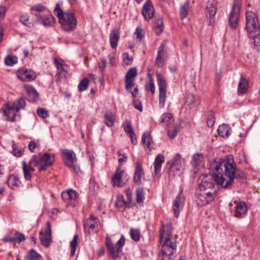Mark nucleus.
Masks as SVG:
<instances>
[{
  "mask_svg": "<svg viewBox=\"0 0 260 260\" xmlns=\"http://www.w3.org/2000/svg\"><path fill=\"white\" fill-rule=\"evenodd\" d=\"M210 168L215 182L223 188H231L234 180L243 179L245 175L237 170V164L233 158H217L210 164Z\"/></svg>",
  "mask_w": 260,
  "mask_h": 260,
  "instance_id": "obj_1",
  "label": "nucleus"
},
{
  "mask_svg": "<svg viewBox=\"0 0 260 260\" xmlns=\"http://www.w3.org/2000/svg\"><path fill=\"white\" fill-rule=\"evenodd\" d=\"M61 28L67 32L73 31L77 26V19L74 14L70 11L63 12L58 4H56L54 10Z\"/></svg>",
  "mask_w": 260,
  "mask_h": 260,
  "instance_id": "obj_2",
  "label": "nucleus"
},
{
  "mask_svg": "<svg viewBox=\"0 0 260 260\" xmlns=\"http://www.w3.org/2000/svg\"><path fill=\"white\" fill-rule=\"evenodd\" d=\"M30 160L33 166L37 167L39 172H42L46 171L53 165L55 161V154L45 153L41 156L34 155Z\"/></svg>",
  "mask_w": 260,
  "mask_h": 260,
  "instance_id": "obj_3",
  "label": "nucleus"
},
{
  "mask_svg": "<svg viewBox=\"0 0 260 260\" xmlns=\"http://www.w3.org/2000/svg\"><path fill=\"white\" fill-rule=\"evenodd\" d=\"M246 29L249 37L255 39L260 34V27L256 15L251 11L246 13Z\"/></svg>",
  "mask_w": 260,
  "mask_h": 260,
  "instance_id": "obj_4",
  "label": "nucleus"
},
{
  "mask_svg": "<svg viewBox=\"0 0 260 260\" xmlns=\"http://www.w3.org/2000/svg\"><path fill=\"white\" fill-rule=\"evenodd\" d=\"M105 244L112 258L114 260H117L119 257V253L121 252L123 246L125 244V238L122 235L116 244V247H115L111 238L107 236L106 238Z\"/></svg>",
  "mask_w": 260,
  "mask_h": 260,
  "instance_id": "obj_5",
  "label": "nucleus"
},
{
  "mask_svg": "<svg viewBox=\"0 0 260 260\" xmlns=\"http://www.w3.org/2000/svg\"><path fill=\"white\" fill-rule=\"evenodd\" d=\"M167 165L169 166V173L170 175L175 176L182 173L183 164L179 154H176L174 158L169 161Z\"/></svg>",
  "mask_w": 260,
  "mask_h": 260,
  "instance_id": "obj_6",
  "label": "nucleus"
},
{
  "mask_svg": "<svg viewBox=\"0 0 260 260\" xmlns=\"http://www.w3.org/2000/svg\"><path fill=\"white\" fill-rule=\"evenodd\" d=\"M217 2L216 0H208L206 5V16L209 25H213L215 22Z\"/></svg>",
  "mask_w": 260,
  "mask_h": 260,
  "instance_id": "obj_7",
  "label": "nucleus"
},
{
  "mask_svg": "<svg viewBox=\"0 0 260 260\" xmlns=\"http://www.w3.org/2000/svg\"><path fill=\"white\" fill-rule=\"evenodd\" d=\"M176 244L166 238L161 246L162 260H172L171 256L176 252Z\"/></svg>",
  "mask_w": 260,
  "mask_h": 260,
  "instance_id": "obj_8",
  "label": "nucleus"
},
{
  "mask_svg": "<svg viewBox=\"0 0 260 260\" xmlns=\"http://www.w3.org/2000/svg\"><path fill=\"white\" fill-rule=\"evenodd\" d=\"M240 13V6L238 0H234L232 9L229 16V22L230 27L235 29L238 25Z\"/></svg>",
  "mask_w": 260,
  "mask_h": 260,
  "instance_id": "obj_9",
  "label": "nucleus"
},
{
  "mask_svg": "<svg viewBox=\"0 0 260 260\" xmlns=\"http://www.w3.org/2000/svg\"><path fill=\"white\" fill-rule=\"evenodd\" d=\"M64 156V163L67 166L74 170L77 174L81 172L80 168L76 165V157L75 153L71 150L64 149L62 151Z\"/></svg>",
  "mask_w": 260,
  "mask_h": 260,
  "instance_id": "obj_10",
  "label": "nucleus"
},
{
  "mask_svg": "<svg viewBox=\"0 0 260 260\" xmlns=\"http://www.w3.org/2000/svg\"><path fill=\"white\" fill-rule=\"evenodd\" d=\"M157 81L159 86V105L160 108L165 106L166 101V82L160 73H156Z\"/></svg>",
  "mask_w": 260,
  "mask_h": 260,
  "instance_id": "obj_11",
  "label": "nucleus"
},
{
  "mask_svg": "<svg viewBox=\"0 0 260 260\" xmlns=\"http://www.w3.org/2000/svg\"><path fill=\"white\" fill-rule=\"evenodd\" d=\"M215 197L214 190H200L198 193L196 202L199 205L202 206L212 201Z\"/></svg>",
  "mask_w": 260,
  "mask_h": 260,
  "instance_id": "obj_12",
  "label": "nucleus"
},
{
  "mask_svg": "<svg viewBox=\"0 0 260 260\" xmlns=\"http://www.w3.org/2000/svg\"><path fill=\"white\" fill-rule=\"evenodd\" d=\"M54 63L58 70L55 76V80L56 82H60L63 78L66 77L68 66L63 63L62 59L56 58L54 59Z\"/></svg>",
  "mask_w": 260,
  "mask_h": 260,
  "instance_id": "obj_13",
  "label": "nucleus"
},
{
  "mask_svg": "<svg viewBox=\"0 0 260 260\" xmlns=\"http://www.w3.org/2000/svg\"><path fill=\"white\" fill-rule=\"evenodd\" d=\"M99 220L98 218L93 215H91L89 218L87 219L84 222V229L86 236H89L91 231L95 230L98 226Z\"/></svg>",
  "mask_w": 260,
  "mask_h": 260,
  "instance_id": "obj_14",
  "label": "nucleus"
},
{
  "mask_svg": "<svg viewBox=\"0 0 260 260\" xmlns=\"http://www.w3.org/2000/svg\"><path fill=\"white\" fill-rule=\"evenodd\" d=\"M47 228L44 231L40 232V239L41 243L45 247H48L51 241V225L49 221L46 223Z\"/></svg>",
  "mask_w": 260,
  "mask_h": 260,
  "instance_id": "obj_15",
  "label": "nucleus"
},
{
  "mask_svg": "<svg viewBox=\"0 0 260 260\" xmlns=\"http://www.w3.org/2000/svg\"><path fill=\"white\" fill-rule=\"evenodd\" d=\"M154 9L150 0L147 1L144 4L142 14L145 20L149 21L153 16Z\"/></svg>",
  "mask_w": 260,
  "mask_h": 260,
  "instance_id": "obj_16",
  "label": "nucleus"
},
{
  "mask_svg": "<svg viewBox=\"0 0 260 260\" xmlns=\"http://www.w3.org/2000/svg\"><path fill=\"white\" fill-rule=\"evenodd\" d=\"M17 76L19 79L23 81H31L35 79L36 75L31 70L21 68L18 70Z\"/></svg>",
  "mask_w": 260,
  "mask_h": 260,
  "instance_id": "obj_17",
  "label": "nucleus"
},
{
  "mask_svg": "<svg viewBox=\"0 0 260 260\" xmlns=\"http://www.w3.org/2000/svg\"><path fill=\"white\" fill-rule=\"evenodd\" d=\"M184 198L181 192H180L176 197L175 200L173 203V209L175 216L178 218L179 212L182 209L184 205Z\"/></svg>",
  "mask_w": 260,
  "mask_h": 260,
  "instance_id": "obj_18",
  "label": "nucleus"
},
{
  "mask_svg": "<svg viewBox=\"0 0 260 260\" xmlns=\"http://www.w3.org/2000/svg\"><path fill=\"white\" fill-rule=\"evenodd\" d=\"M22 166L24 179L27 181L30 180L32 177V173L35 171L33 164H30V160L28 164L23 160L22 162Z\"/></svg>",
  "mask_w": 260,
  "mask_h": 260,
  "instance_id": "obj_19",
  "label": "nucleus"
},
{
  "mask_svg": "<svg viewBox=\"0 0 260 260\" xmlns=\"http://www.w3.org/2000/svg\"><path fill=\"white\" fill-rule=\"evenodd\" d=\"M24 89L28 101L36 102L39 100V94L34 86L29 85H24Z\"/></svg>",
  "mask_w": 260,
  "mask_h": 260,
  "instance_id": "obj_20",
  "label": "nucleus"
},
{
  "mask_svg": "<svg viewBox=\"0 0 260 260\" xmlns=\"http://www.w3.org/2000/svg\"><path fill=\"white\" fill-rule=\"evenodd\" d=\"M201 182L199 183V190H213L214 184L212 179L208 176L200 178Z\"/></svg>",
  "mask_w": 260,
  "mask_h": 260,
  "instance_id": "obj_21",
  "label": "nucleus"
},
{
  "mask_svg": "<svg viewBox=\"0 0 260 260\" xmlns=\"http://www.w3.org/2000/svg\"><path fill=\"white\" fill-rule=\"evenodd\" d=\"M123 126L124 132L131 138L132 143L135 145L137 143V140L136 134L132 127L131 122L128 120H126L123 123Z\"/></svg>",
  "mask_w": 260,
  "mask_h": 260,
  "instance_id": "obj_22",
  "label": "nucleus"
},
{
  "mask_svg": "<svg viewBox=\"0 0 260 260\" xmlns=\"http://www.w3.org/2000/svg\"><path fill=\"white\" fill-rule=\"evenodd\" d=\"M124 171L121 169L120 167H118L115 173L112 178V184L113 186L120 187L123 185L122 181V176Z\"/></svg>",
  "mask_w": 260,
  "mask_h": 260,
  "instance_id": "obj_23",
  "label": "nucleus"
},
{
  "mask_svg": "<svg viewBox=\"0 0 260 260\" xmlns=\"http://www.w3.org/2000/svg\"><path fill=\"white\" fill-rule=\"evenodd\" d=\"M144 177V172L142 166L139 162L136 164V169L134 176V181L135 184H140L141 179Z\"/></svg>",
  "mask_w": 260,
  "mask_h": 260,
  "instance_id": "obj_24",
  "label": "nucleus"
},
{
  "mask_svg": "<svg viewBox=\"0 0 260 260\" xmlns=\"http://www.w3.org/2000/svg\"><path fill=\"white\" fill-rule=\"evenodd\" d=\"M38 20L45 26H51L54 25L55 22L54 16L51 14L40 16L38 18Z\"/></svg>",
  "mask_w": 260,
  "mask_h": 260,
  "instance_id": "obj_25",
  "label": "nucleus"
},
{
  "mask_svg": "<svg viewBox=\"0 0 260 260\" xmlns=\"http://www.w3.org/2000/svg\"><path fill=\"white\" fill-rule=\"evenodd\" d=\"M247 211V206L244 202L238 203L236 206L235 216L241 218Z\"/></svg>",
  "mask_w": 260,
  "mask_h": 260,
  "instance_id": "obj_26",
  "label": "nucleus"
},
{
  "mask_svg": "<svg viewBox=\"0 0 260 260\" xmlns=\"http://www.w3.org/2000/svg\"><path fill=\"white\" fill-rule=\"evenodd\" d=\"M77 196L78 193L72 189L63 191L61 194L62 199L67 202L75 201Z\"/></svg>",
  "mask_w": 260,
  "mask_h": 260,
  "instance_id": "obj_27",
  "label": "nucleus"
},
{
  "mask_svg": "<svg viewBox=\"0 0 260 260\" xmlns=\"http://www.w3.org/2000/svg\"><path fill=\"white\" fill-rule=\"evenodd\" d=\"M104 122L108 127H112L115 122V116L110 110H107L104 115Z\"/></svg>",
  "mask_w": 260,
  "mask_h": 260,
  "instance_id": "obj_28",
  "label": "nucleus"
},
{
  "mask_svg": "<svg viewBox=\"0 0 260 260\" xmlns=\"http://www.w3.org/2000/svg\"><path fill=\"white\" fill-rule=\"evenodd\" d=\"M164 159L165 157L164 155L161 154H159L156 156L153 163L155 175H158L160 173L161 168V165L164 161Z\"/></svg>",
  "mask_w": 260,
  "mask_h": 260,
  "instance_id": "obj_29",
  "label": "nucleus"
},
{
  "mask_svg": "<svg viewBox=\"0 0 260 260\" xmlns=\"http://www.w3.org/2000/svg\"><path fill=\"white\" fill-rule=\"evenodd\" d=\"M120 38L119 31L117 29H113L110 34V42L111 47L114 49L117 47Z\"/></svg>",
  "mask_w": 260,
  "mask_h": 260,
  "instance_id": "obj_30",
  "label": "nucleus"
},
{
  "mask_svg": "<svg viewBox=\"0 0 260 260\" xmlns=\"http://www.w3.org/2000/svg\"><path fill=\"white\" fill-rule=\"evenodd\" d=\"M25 260H43L42 257L35 249H31L29 250L24 256Z\"/></svg>",
  "mask_w": 260,
  "mask_h": 260,
  "instance_id": "obj_31",
  "label": "nucleus"
},
{
  "mask_svg": "<svg viewBox=\"0 0 260 260\" xmlns=\"http://www.w3.org/2000/svg\"><path fill=\"white\" fill-rule=\"evenodd\" d=\"M5 114L7 116V120L14 121L15 117L17 112L15 110L12 109V106L8 105L6 108L4 110Z\"/></svg>",
  "mask_w": 260,
  "mask_h": 260,
  "instance_id": "obj_32",
  "label": "nucleus"
},
{
  "mask_svg": "<svg viewBox=\"0 0 260 260\" xmlns=\"http://www.w3.org/2000/svg\"><path fill=\"white\" fill-rule=\"evenodd\" d=\"M8 184L10 188L14 189L20 185L21 181L17 176L12 175L8 180Z\"/></svg>",
  "mask_w": 260,
  "mask_h": 260,
  "instance_id": "obj_33",
  "label": "nucleus"
},
{
  "mask_svg": "<svg viewBox=\"0 0 260 260\" xmlns=\"http://www.w3.org/2000/svg\"><path fill=\"white\" fill-rule=\"evenodd\" d=\"M11 106L12 109L18 112L20 109L24 108L26 106V102L24 99L20 98L16 99L13 105Z\"/></svg>",
  "mask_w": 260,
  "mask_h": 260,
  "instance_id": "obj_34",
  "label": "nucleus"
},
{
  "mask_svg": "<svg viewBox=\"0 0 260 260\" xmlns=\"http://www.w3.org/2000/svg\"><path fill=\"white\" fill-rule=\"evenodd\" d=\"M230 127L226 124H222L219 126L217 129L218 135L222 137H228L230 135Z\"/></svg>",
  "mask_w": 260,
  "mask_h": 260,
  "instance_id": "obj_35",
  "label": "nucleus"
},
{
  "mask_svg": "<svg viewBox=\"0 0 260 260\" xmlns=\"http://www.w3.org/2000/svg\"><path fill=\"white\" fill-rule=\"evenodd\" d=\"M206 160V158L203 154H196V169L204 168Z\"/></svg>",
  "mask_w": 260,
  "mask_h": 260,
  "instance_id": "obj_36",
  "label": "nucleus"
},
{
  "mask_svg": "<svg viewBox=\"0 0 260 260\" xmlns=\"http://www.w3.org/2000/svg\"><path fill=\"white\" fill-rule=\"evenodd\" d=\"M248 87V83L247 81L244 78H241L238 83V90L240 93H245Z\"/></svg>",
  "mask_w": 260,
  "mask_h": 260,
  "instance_id": "obj_37",
  "label": "nucleus"
},
{
  "mask_svg": "<svg viewBox=\"0 0 260 260\" xmlns=\"http://www.w3.org/2000/svg\"><path fill=\"white\" fill-rule=\"evenodd\" d=\"M174 121V118L172 114L170 113H164L161 117L160 122L166 125L171 124Z\"/></svg>",
  "mask_w": 260,
  "mask_h": 260,
  "instance_id": "obj_38",
  "label": "nucleus"
},
{
  "mask_svg": "<svg viewBox=\"0 0 260 260\" xmlns=\"http://www.w3.org/2000/svg\"><path fill=\"white\" fill-rule=\"evenodd\" d=\"M19 21L25 26L31 28L34 27V24L29 21V16L28 14H23L20 16Z\"/></svg>",
  "mask_w": 260,
  "mask_h": 260,
  "instance_id": "obj_39",
  "label": "nucleus"
},
{
  "mask_svg": "<svg viewBox=\"0 0 260 260\" xmlns=\"http://www.w3.org/2000/svg\"><path fill=\"white\" fill-rule=\"evenodd\" d=\"M116 206L121 209H124L127 206V203L124 200V197L122 195H119L117 196L116 202Z\"/></svg>",
  "mask_w": 260,
  "mask_h": 260,
  "instance_id": "obj_40",
  "label": "nucleus"
},
{
  "mask_svg": "<svg viewBox=\"0 0 260 260\" xmlns=\"http://www.w3.org/2000/svg\"><path fill=\"white\" fill-rule=\"evenodd\" d=\"M79 239V236L78 235H74L73 240L70 243V247H71V251L70 255L73 256L74 255L75 251L76 250L77 246L78 245V239Z\"/></svg>",
  "mask_w": 260,
  "mask_h": 260,
  "instance_id": "obj_41",
  "label": "nucleus"
},
{
  "mask_svg": "<svg viewBox=\"0 0 260 260\" xmlns=\"http://www.w3.org/2000/svg\"><path fill=\"white\" fill-rule=\"evenodd\" d=\"M155 32L157 35H160L164 29L163 20L161 17L157 18L155 22Z\"/></svg>",
  "mask_w": 260,
  "mask_h": 260,
  "instance_id": "obj_42",
  "label": "nucleus"
},
{
  "mask_svg": "<svg viewBox=\"0 0 260 260\" xmlns=\"http://www.w3.org/2000/svg\"><path fill=\"white\" fill-rule=\"evenodd\" d=\"M189 2H185L180 8V16L182 19L185 18L188 14Z\"/></svg>",
  "mask_w": 260,
  "mask_h": 260,
  "instance_id": "obj_43",
  "label": "nucleus"
},
{
  "mask_svg": "<svg viewBox=\"0 0 260 260\" xmlns=\"http://www.w3.org/2000/svg\"><path fill=\"white\" fill-rule=\"evenodd\" d=\"M137 75V70L136 68H132L129 69L126 73L125 79L135 80Z\"/></svg>",
  "mask_w": 260,
  "mask_h": 260,
  "instance_id": "obj_44",
  "label": "nucleus"
},
{
  "mask_svg": "<svg viewBox=\"0 0 260 260\" xmlns=\"http://www.w3.org/2000/svg\"><path fill=\"white\" fill-rule=\"evenodd\" d=\"M142 141L147 148H149L151 144L152 139L149 133H145L142 137Z\"/></svg>",
  "mask_w": 260,
  "mask_h": 260,
  "instance_id": "obj_45",
  "label": "nucleus"
},
{
  "mask_svg": "<svg viewBox=\"0 0 260 260\" xmlns=\"http://www.w3.org/2000/svg\"><path fill=\"white\" fill-rule=\"evenodd\" d=\"M89 86V80L87 78H84L82 80L78 85V90L82 92L86 90Z\"/></svg>",
  "mask_w": 260,
  "mask_h": 260,
  "instance_id": "obj_46",
  "label": "nucleus"
},
{
  "mask_svg": "<svg viewBox=\"0 0 260 260\" xmlns=\"http://www.w3.org/2000/svg\"><path fill=\"white\" fill-rule=\"evenodd\" d=\"M129 234L132 239L135 241H139L140 239V233L137 229L131 228Z\"/></svg>",
  "mask_w": 260,
  "mask_h": 260,
  "instance_id": "obj_47",
  "label": "nucleus"
},
{
  "mask_svg": "<svg viewBox=\"0 0 260 260\" xmlns=\"http://www.w3.org/2000/svg\"><path fill=\"white\" fill-rule=\"evenodd\" d=\"M18 61L17 57L13 55H8L6 57L5 60V62L6 65L9 66H12Z\"/></svg>",
  "mask_w": 260,
  "mask_h": 260,
  "instance_id": "obj_48",
  "label": "nucleus"
},
{
  "mask_svg": "<svg viewBox=\"0 0 260 260\" xmlns=\"http://www.w3.org/2000/svg\"><path fill=\"white\" fill-rule=\"evenodd\" d=\"M13 154L16 157H20L23 153V149L22 147L17 146L15 144L13 145Z\"/></svg>",
  "mask_w": 260,
  "mask_h": 260,
  "instance_id": "obj_49",
  "label": "nucleus"
},
{
  "mask_svg": "<svg viewBox=\"0 0 260 260\" xmlns=\"http://www.w3.org/2000/svg\"><path fill=\"white\" fill-rule=\"evenodd\" d=\"M215 122V117L213 112L209 114L207 119V124L209 127H212L214 126Z\"/></svg>",
  "mask_w": 260,
  "mask_h": 260,
  "instance_id": "obj_50",
  "label": "nucleus"
},
{
  "mask_svg": "<svg viewBox=\"0 0 260 260\" xmlns=\"http://www.w3.org/2000/svg\"><path fill=\"white\" fill-rule=\"evenodd\" d=\"M167 45V41L164 40L161 43L160 46L158 48L157 55L166 56V51L165 50Z\"/></svg>",
  "mask_w": 260,
  "mask_h": 260,
  "instance_id": "obj_51",
  "label": "nucleus"
},
{
  "mask_svg": "<svg viewBox=\"0 0 260 260\" xmlns=\"http://www.w3.org/2000/svg\"><path fill=\"white\" fill-rule=\"evenodd\" d=\"M166 56L157 55L155 63L158 67H162L164 64Z\"/></svg>",
  "mask_w": 260,
  "mask_h": 260,
  "instance_id": "obj_52",
  "label": "nucleus"
},
{
  "mask_svg": "<svg viewBox=\"0 0 260 260\" xmlns=\"http://www.w3.org/2000/svg\"><path fill=\"white\" fill-rule=\"evenodd\" d=\"M125 88L127 91H131L133 87H135V80L125 79Z\"/></svg>",
  "mask_w": 260,
  "mask_h": 260,
  "instance_id": "obj_53",
  "label": "nucleus"
},
{
  "mask_svg": "<svg viewBox=\"0 0 260 260\" xmlns=\"http://www.w3.org/2000/svg\"><path fill=\"white\" fill-rule=\"evenodd\" d=\"M137 202L138 203H141L144 199V192L142 189H137Z\"/></svg>",
  "mask_w": 260,
  "mask_h": 260,
  "instance_id": "obj_54",
  "label": "nucleus"
},
{
  "mask_svg": "<svg viewBox=\"0 0 260 260\" xmlns=\"http://www.w3.org/2000/svg\"><path fill=\"white\" fill-rule=\"evenodd\" d=\"M146 90H149L152 94H154L155 91V85L152 78L149 79V83L146 85Z\"/></svg>",
  "mask_w": 260,
  "mask_h": 260,
  "instance_id": "obj_55",
  "label": "nucleus"
},
{
  "mask_svg": "<svg viewBox=\"0 0 260 260\" xmlns=\"http://www.w3.org/2000/svg\"><path fill=\"white\" fill-rule=\"evenodd\" d=\"M37 113L39 117L43 119L48 117L49 116L47 111L41 108H39L38 109Z\"/></svg>",
  "mask_w": 260,
  "mask_h": 260,
  "instance_id": "obj_56",
  "label": "nucleus"
},
{
  "mask_svg": "<svg viewBox=\"0 0 260 260\" xmlns=\"http://www.w3.org/2000/svg\"><path fill=\"white\" fill-rule=\"evenodd\" d=\"M15 239H16V241L20 243L22 241H24L25 240V237L24 234L20 233L19 232H16L15 234Z\"/></svg>",
  "mask_w": 260,
  "mask_h": 260,
  "instance_id": "obj_57",
  "label": "nucleus"
},
{
  "mask_svg": "<svg viewBox=\"0 0 260 260\" xmlns=\"http://www.w3.org/2000/svg\"><path fill=\"white\" fill-rule=\"evenodd\" d=\"M194 98L193 94H189L186 96L185 103L188 106H190L191 107V106L194 104Z\"/></svg>",
  "mask_w": 260,
  "mask_h": 260,
  "instance_id": "obj_58",
  "label": "nucleus"
},
{
  "mask_svg": "<svg viewBox=\"0 0 260 260\" xmlns=\"http://www.w3.org/2000/svg\"><path fill=\"white\" fill-rule=\"evenodd\" d=\"M107 61L104 58H102L98 63L99 68L101 72H103L106 66Z\"/></svg>",
  "mask_w": 260,
  "mask_h": 260,
  "instance_id": "obj_59",
  "label": "nucleus"
},
{
  "mask_svg": "<svg viewBox=\"0 0 260 260\" xmlns=\"http://www.w3.org/2000/svg\"><path fill=\"white\" fill-rule=\"evenodd\" d=\"M45 9V7L41 4H38V5H35L31 8V10L37 11V12H42Z\"/></svg>",
  "mask_w": 260,
  "mask_h": 260,
  "instance_id": "obj_60",
  "label": "nucleus"
},
{
  "mask_svg": "<svg viewBox=\"0 0 260 260\" xmlns=\"http://www.w3.org/2000/svg\"><path fill=\"white\" fill-rule=\"evenodd\" d=\"M177 134V130L176 129H173L168 131V135L169 138L171 139H174Z\"/></svg>",
  "mask_w": 260,
  "mask_h": 260,
  "instance_id": "obj_61",
  "label": "nucleus"
},
{
  "mask_svg": "<svg viewBox=\"0 0 260 260\" xmlns=\"http://www.w3.org/2000/svg\"><path fill=\"white\" fill-rule=\"evenodd\" d=\"M123 58L124 62L128 64L131 63L132 59L129 58L128 53H124L123 54Z\"/></svg>",
  "mask_w": 260,
  "mask_h": 260,
  "instance_id": "obj_62",
  "label": "nucleus"
},
{
  "mask_svg": "<svg viewBox=\"0 0 260 260\" xmlns=\"http://www.w3.org/2000/svg\"><path fill=\"white\" fill-rule=\"evenodd\" d=\"M6 11L7 9L5 7H0V21L5 18Z\"/></svg>",
  "mask_w": 260,
  "mask_h": 260,
  "instance_id": "obj_63",
  "label": "nucleus"
},
{
  "mask_svg": "<svg viewBox=\"0 0 260 260\" xmlns=\"http://www.w3.org/2000/svg\"><path fill=\"white\" fill-rule=\"evenodd\" d=\"M127 158L124 154H122V156L118 159V162L119 164L118 167L121 166V165L123 163H125L127 161Z\"/></svg>",
  "mask_w": 260,
  "mask_h": 260,
  "instance_id": "obj_64",
  "label": "nucleus"
}]
</instances>
